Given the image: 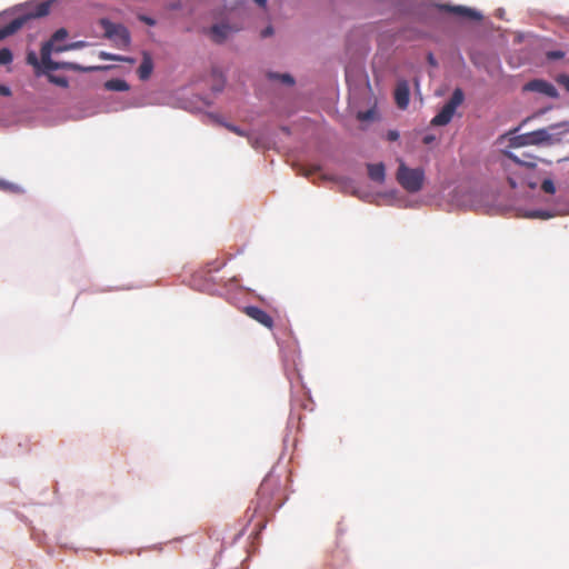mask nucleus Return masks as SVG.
Returning <instances> with one entry per match:
<instances>
[{
    "instance_id": "e433bc0d",
    "label": "nucleus",
    "mask_w": 569,
    "mask_h": 569,
    "mask_svg": "<svg viewBox=\"0 0 569 569\" xmlns=\"http://www.w3.org/2000/svg\"><path fill=\"white\" fill-rule=\"evenodd\" d=\"M389 139H390V140H396V139H398V132H396V131H390V132H389Z\"/></svg>"
},
{
    "instance_id": "c9c22d12",
    "label": "nucleus",
    "mask_w": 569,
    "mask_h": 569,
    "mask_svg": "<svg viewBox=\"0 0 569 569\" xmlns=\"http://www.w3.org/2000/svg\"><path fill=\"white\" fill-rule=\"evenodd\" d=\"M141 20L149 26H153L156 23L153 19L148 18V17H141Z\"/></svg>"
},
{
    "instance_id": "7ed1b4c3",
    "label": "nucleus",
    "mask_w": 569,
    "mask_h": 569,
    "mask_svg": "<svg viewBox=\"0 0 569 569\" xmlns=\"http://www.w3.org/2000/svg\"><path fill=\"white\" fill-rule=\"evenodd\" d=\"M397 179L407 191L418 192L422 188L425 172L422 169H410L401 163L398 168Z\"/></svg>"
},
{
    "instance_id": "f8f14e48",
    "label": "nucleus",
    "mask_w": 569,
    "mask_h": 569,
    "mask_svg": "<svg viewBox=\"0 0 569 569\" xmlns=\"http://www.w3.org/2000/svg\"><path fill=\"white\" fill-rule=\"evenodd\" d=\"M24 23V18H16L10 21L7 26L0 29V40L16 33L19 29L22 28Z\"/></svg>"
},
{
    "instance_id": "6ab92c4d",
    "label": "nucleus",
    "mask_w": 569,
    "mask_h": 569,
    "mask_svg": "<svg viewBox=\"0 0 569 569\" xmlns=\"http://www.w3.org/2000/svg\"><path fill=\"white\" fill-rule=\"evenodd\" d=\"M13 60V54L10 49L2 48L0 49V64H9Z\"/></svg>"
},
{
    "instance_id": "a211bd4d",
    "label": "nucleus",
    "mask_w": 569,
    "mask_h": 569,
    "mask_svg": "<svg viewBox=\"0 0 569 569\" xmlns=\"http://www.w3.org/2000/svg\"><path fill=\"white\" fill-rule=\"evenodd\" d=\"M533 171H528L525 177H522V183L520 186H527L530 189H535L538 186L537 178L533 177Z\"/></svg>"
},
{
    "instance_id": "c756f323",
    "label": "nucleus",
    "mask_w": 569,
    "mask_h": 569,
    "mask_svg": "<svg viewBox=\"0 0 569 569\" xmlns=\"http://www.w3.org/2000/svg\"><path fill=\"white\" fill-rule=\"evenodd\" d=\"M0 94L4 97H9L11 94V90L8 86L1 84L0 86Z\"/></svg>"
},
{
    "instance_id": "b1692460",
    "label": "nucleus",
    "mask_w": 569,
    "mask_h": 569,
    "mask_svg": "<svg viewBox=\"0 0 569 569\" xmlns=\"http://www.w3.org/2000/svg\"><path fill=\"white\" fill-rule=\"evenodd\" d=\"M101 57L104 58V59H110V60H116V61H124V62H134L133 59L131 58H126V57H120V56H111V54H107V53H101Z\"/></svg>"
},
{
    "instance_id": "2eb2a0df",
    "label": "nucleus",
    "mask_w": 569,
    "mask_h": 569,
    "mask_svg": "<svg viewBox=\"0 0 569 569\" xmlns=\"http://www.w3.org/2000/svg\"><path fill=\"white\" fill-rule=\"evenodd\" d=\"M104 88L110 91H127L129 90V84L122 79H111L106 81Z\"/></svg>"
},
{
    "instance_id": "0eeeda50",
    "label": "nucleus",
    "mask_w": 569,
    "mask_h": 569,
    "mask_svg": "<svg viewBox=\"0 0 569 569\" xmlns=\"http://www.w3.org/2000/svg\"><path fill=\"white\" fill-rule=\"evenodd\" d=\"M243 312L251 319L264 326L266 328L272 329L273 319L262 309L253 306H248L243 308Z\"/></svg>"
},
{
    "instance_id": "2f4dec72",
    "label": "nucleus",
    "mask_w": 569,
    "mask_h": 569,
    "mask_svg": "<svg viewBox=\"0 0 569 569\" xmlns=\"http://www.w3.org/2000/svg\"><path fill=\"white\" fill-rule=\"evenodd\" d=\"M422 141H423L425 144H430V143H432L435 141V136L427 134V136L423 137Z\"/></svg>"
},
{
    "instance_id": "39448f33",
    "label": "nucleus",
    "mask_w": 569,
    "mask_h": 569,
    "mask_svg": "<svg viewBox=\"0 0 569 569\" xmlns=\"http://www.w3.org/2000/svg\"><path fill=\"white\" fill-rule=\"evenodd\" d=\"M563 128L565 132H569V123H558L552 124L549 128L538 129L532 132L526 133L527 142H531V144H541V143H552L555 140L552 138V134L549 132V130L556 129V128Z\"/></svg>"
},
{
    "instance_id": "dca6fc26",
    "label": "nucleus",
    "mask_w": 569,
    "mask_h": 569,
    "mask_svg": "<svg viewBox=\"0 0 569 569\" xmlns=\"http://www.w3.org/2000/svg\"><path fill=\"white\" fill-rule=\"evenodd\" d=\"M27 62L34 68L37 76H40L42 72L47 71L42 64V60L39 61L37 54L33 51H30L27 54Z\"/></svg>"
},
{
    "instance_id": "bb28decb",
    "label": "nucleus",
    "mask_w": 569,
    "mask_h": 569,
    "mask_svg": "<svg viewBox=\"0 0 569 569\" xmlns=\"http://www.w3.org/2000/svg\"><path fill=\"white\" fill-rule=\"evenodd\" d=\"M565 53L562 51L556 50V51H549L547 52V58L549 60H557L563 58Z\"/></svg>"
},
{
    "instance_id": "5701e85b",
    "label": "nucleus",
    "mask_w": 569,
    "mask_h": 569,
    "mask_svg": "<svg viewBox=\"0 0 569 569\" xmlns=\"http://www.w3.org/2000/svg\"><path fill=\"white\" fill-rule=\"evenodd\" d=\"M525 137H526V133H525V134H521V136H517V137H515V138L511 140V146H513V147H521V146H528V144H531V142H527V139H526Z\"/></svg>"
},
{
    "instance_id": "ddd939ff",
    "label": "nucleus",
    "mask_w": 569,
    "mask_h": 569,
    "mask_svg": "<svg viewBox=\"0 0 569 569\" xmlns=\"http://www.w3.org/2000/svg\"><path fill=\"white\" fill-rule=\"evenodd\" d=\"M230 31L231 29L227 24H214L210 29L212 39L218 43L222 42L228 37Z\"/></svg>"
},
{
    "instance_id": "423d86ee",
    "label": "nucleus",
    "mask_w": 569,
    "mask_h": 569,
    "mask_svg": "<svg viewBox=\"0 0 569 569\" xmlns=\"http://www.w3.org/2000/svg\"><path fill=\"white\" fill-rule=\"evenodd\" d=\"M101 26L108 38L114 39L122 44H128L130 42L129 31L122 24L113 23L107 19H102Z\"/></svg>"
},
{
    "instance_id": "f704fd0d",
    "label": "nucleus",
    "mask_w": 569,
    "mask_h": 569,
    "mask_svg": "<svg viewBox=\"0 0 569 569\" xmlns=\"http://www.w3.org/2000/svg\"><path fill=\"white\" fill-rule=\"evenodd\" d=\"M427 60H428L429 64H431L432 67L437 66V61H436V59H435L432 53L428 54Z\"/></svg>"
},
{
    "instance_id": "4be33fe9",
    "label": "nucleus",
    "mask_w": 569,
    "mask_h": 569,
    "mask_svg": "<svg viewBox=\"0 0 569 569\" xmlns=\"http://www.w3.org/2000/svg\"><path fill=\"white\" fill-rule=\"evenodd\" d=\"M50 3L49 2H42L40 3L36 9V17H43L49 13Z\"/></svg>"
},
{
    "instance_id": "aec40b11",
    "label": "nucleus",
    "mask_w": 569,
    "mask_h": 569,
    "mask_svg": "<svg viewBox=\"0 0 569 569\" xmlns=\"http://www.w3.org/2000/svg\"><path fill=\"white\" fill-rule=\"evenodd\" d=\"M48 80L51 83L57 84L59 87H62V88L68 87V80L66 77H59V76L48 73Z\"/></svg>"
},
{
    "instance_id": "20e7f679",
    "label": "nucleus",
    "mask_w": 569,
    "mask_h": 569,
    "mask_svg": "<svg viewBox=\"0 0 569 569\" xmlns=\"http://www.w3.org/2000/svg\"><path fill=\"white\" fill-rule=\"evenodd\" d=\"M465 93L462 89L456 88L450 99L445 103L442 109L432 118V126H446L448 124L457 108L463 102Z\"/></svg>"
},
{
    "instance_id": "412c9836",
    "label": "nucleus",
    "mask_w": 569,
    "mask_h": 569,
    "mask_svg": "<svg viewBox=\"0 0 569 569\" xmlns=\"http://www.w3.org/2000/svg\"><path fill=\"white\" fill-rule=\"evenodd\" d=\"M541 189L549 194H553L556 192V187L552 180L545 179L541 183Z\"/></svg>"
},
{
    "instance_id": "393cba45",
    "label": "nucleus",
    "mask_w": 569,
    "mask_h": 569,
    "mask_svg": "<svg viewBox=\"0 0 569 569\" xmlns=\"http://www.w3.org/2000/svg\"><path fill=\"white\" fill-rule=\"evenodd\" d=\"M269 77L270 78H279L286 84H293V82H295L293 78L290 74H287V73L286 74H281V76L274 74V73H270Z\"/></svg>"
},
{
    "instance_id": "473e14b6",
    "label": "nucleus",
    "mask_w": 569,
    "mask_h": 569,
    "mask_svg": "<svg viewBox=\"0 0 569 569\" xmlns=\"http://www.w3.org/2000/svg\"><path fill=\"white\" fill-rule=\"evenodd\" d=\"M270 483V479H264L260 486V489H259V492L262 493L264 492V490L267 489V487L269 486Z\"/></svg>"
},
{
    "instance_id": "f3484780",
    "label": "nucleus",
    "mask_w": 569,
    "mask_h": 569,
    "mask_svg": "<svg viewBox=\"0 0 569 569\" xmlns=\"http://www.w3.org/2000/svg\"><path fill=\"white\" fill-rule=\"evenodd\" d=\"M224 127H226L229 131H231V132H233V133H236V134H238V136H241V137H244V136H246V137L248 138V140H249V143H250L253 148H258V140H257V139H253L251 136H247V134H246V132H244L243 130H241L239 127L233 126V124H230V123H226V124H224Z\"/></svg>"
},
{
    "instance_id": "9d476101",
    "label": "nucleus",
    "mask_w": 569,
    "mask_h": 569,
    "mask_svg": "<svg viewBox=\"0 0 569 569\" xmlns=\"http://www.w3.org/2000/svg\"><path fill=\"white\" fill-rule=\"evenodd\" d=\"M526 89L531 90V91L541 92L550 98L558 97V92H557V89L555 88V86H552L551 83L543 81V80L530 81L526 86Z\"/></svg>"
},
{
    "instance_id": "4468645a",
    "label": "nucleus",
    "mask_w": 569,
    "mask_h": 569,
    "mask_svg": "<svg viewBox=\"0 0 569 569\" xmlns=\"http://www.w3.org/2000/svg\"><path fill=\"white\" fill-rule=\"evenodd\" d=\"M368 176L376 182L385 180V166L382 163L368 164Z\"/></svg>"
},
{
    "instance_id": "cd10ccee",
    "label": "nucleus",
    "mask_w": 569,
    "mask_h": 569,
    "mask_svg": "<svg viewBox=\"0 0 569 569\" xmlns=\"http://www.w3.org/2000/svg\"><path fill=\"white\" fill-rule=\"evenodd\" d=\"M84 42L83 41H77V42H72V43H69L67 44V48L68 50H74V49H79V48H82L84 47Z\"/></svg>"
},
{
    "instance_id": "f257e3e1",
    "label": "nucleus",
    "mask_w": 569,
    "mask_h": 569,
    "mask_svg": "<svg viewBox=\"0 0 569 569\" xmlns=\"http://www.w3.org/2000/svg\"><path fill=\"white\" fill-rule=\"evenodd\" d=\"M528 159H520L510 151H503L500 166L506 174L507 181L512 189L522 183V177L528 171H535L536 157L527 156Z\"/></svg>"
},
{
    "instance_id": "6e6552de",
    "label": "nucleus",
    "mask_w": 569,
    "mask_h": 569,
    "mask_svg": "<svg viewBox=\"0 0 569 569\" xmlns=\"http://www.w3.org/2000/svg\"><path fill=\"white\" fill-rule=\"evenodd\" d=\"M442 8L446 11L451 12L461 18H466V19H470V20H481V18H482L480 12H478L471 8H468V7L446 4V6H442Z\"/></svg>"
},
{
    "instance_id": "9b49d317",
    "label": "nucleus",
    "mask_w": 569,
    "mask_h": 569,
    "mask_svg": "<svg viewBox=\"0 0 569 569\" xmlns=\"http://www.w3.org/2000/svg\"><path fill=\"white\" fill-rule=\"evenodd\" d=\"M153 70V62L152 58L149 53L144 52L142 61L137 70L138 76L141 80H147L150 78Z\"/></svg>"
},
{
    "instance_id": "f03ea898",
    "label": "nucleus",
    "mask_w": 569,
    "mask_h": 569,
    "mask_svg": "<svg viewBox=\"0 0 569 569\" xmlns=\"http://www.w3.org/2000/svg\"><path fill=\"white\" fill-rule=\"evenodd\" d=\"M68 31L64 28L58 29L51 37V39L44 42L41 47L42 64L46 70H83L80 66L73 62H57L51 59L53 52V43L62 41L67 38Z\"/></svg>"
},
{
    "instance_id": "72a5a7b5",
    "label": "nucleus",
    "mask_w": 569,
    "mask_h": 569,
    "mask_svg": "<svg viewBox=\"0 0 569 569\" xmlns=\"http://www.w3.org/2000/svg\"><path fill=\"white\" fill-rule=\"evenodd\" d=\"M272 32H273L272 28H271V27H267V28L261 32V36H262L263 38H266V37L271 36V34H272Z\"/></svg>"
},
{
    "instance_id": "4c0bfd02",
    "label": "nucleus",
    "mask_w": 569,
    "mask_h": 569,
    "mask_svg": "<svg viewBox=\"0 0 569 569\" xmlns=\"http://www.w3.org/2000/svg\"><path fill=\"white\" fill-rule=\"evenodd\" d=\"M257 4H259L260 7H266L267 4V0H253Z\"/></svg>"
},
{
    "instance_id": "7c9ffc66",
    "label": "nucleus",
    "mask_w": 569,
    "mask_h": 569,
    "mask_svg": "<svg viewBox=\"0 0 569 569\" xmlns=\"http://www.w3.org/2000/svg\"><path fill=\"white\" fill-rule=\"evenodd\" d=\"M66 48H67V44L60 46V44L53 43V52L69 51Z\"/></svg>"
},
{
    "instance_id": "58836bf2",
    "label": "nucleus",
    "mask_w": 569,
    "mask_h": 569,
    "mask_svg": "<svg viewBox=\"0 0 569 569\" xmlns=\"http://www.w3.org/2000/svg\"><path fill=\"white\" fill-rule=\"evenodd\" d=\"M370 116V112H366V113H360V118L361 119H368Z\"/></svg>"
},
{
    "instance_id": "a878e982",
    "label": "nucleus",
    "mask_w": 569,
    "mask_h": 569,
    "mask_svg": "<svg viewBox=\"0 0 569 569\" xmlns=\"http://www.w3.org/2000/svg\"><path fill=\"white\" fill-rule=\"evenodd\" d=\"M557 81L569 92V76L561 74L558 77Z\"/></svg>"
},
{
    "instance_id": "c85d7f7f",
    "label": "nucleus",
    "mask_w": 569,
    "mask_h": 569,
    "mask_svg": "<svg viewBox=\"0 0 569 569\" xmlns=\"http://www.w3.org/2000/svg\"><path fill=\"white\" fill-rule=\"evenodd\" d=\"M528 217H531V218H548L549 214L547 212H543V211H533L531 212L530 214H528Z\"/></svg>"
},
{
    "instance_id": "1a4fd4ad",
    "label": "nucleus",
    "mask_w": 569,
    "mask_h": 569,
    "mask_svg": "<svg viewBox=\"0 0 569 569\" xmlns=\"http://www.w3.org/2000/svg\"><path fill=\"white\" fill-rule=\"evenodd\" d=\"M410 90L407 81H399L395 90V100L400 109H406L409 104Z\"/></svg>"
}]
</instances>
